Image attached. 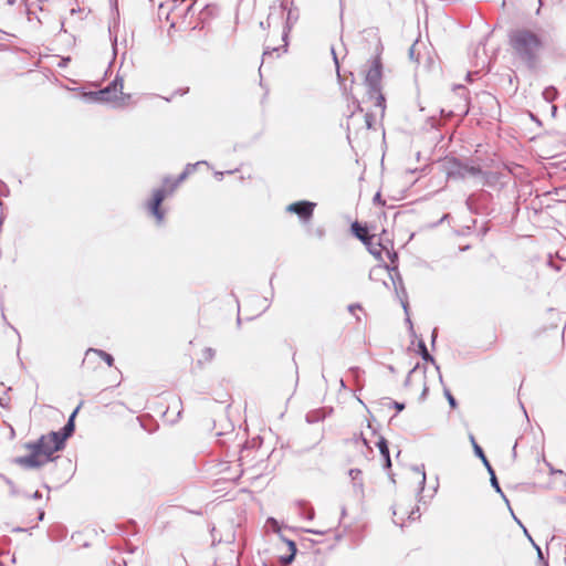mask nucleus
<instances>
[{
    "mask_svg": "<svg viewBox=\"0 0 566 566\" xmlns=\"http://www.w3.org/2000/svg\"><path fill=\"white\" fill-rule=\"evenodd\" d=\"M80 407H77L69 417L67 422L59 431H51L48 434H43L45 439L42 447L43 459L49 463L55 460L53 457L54 452L61 451L65 448V441L72 437L75 431V417Z\"/></svg>",
    "mask_w": 566,
    "mask_h": 566,
    "instance_id": "obj_1",
    "label": "nucleus"
},
{
    "mask_svg": "<svg viewBox=\"0 0 566 566\" xmlns=\"http://www.w3.org/2000/svg\"><path fill=\"white\" fill-rule=\"evenodd\" d=\"M510 48L517 59L533 69L544 50V43L542 38H510Z\"/></svg>",
    "mask_w": 566,
    "mask_h": 566,
    "instance_id": "obj_2",
    "label": "nucleus"
},
{
    "mask_svg": "<svg viewBox=\"0 0 566 566\" xmlns=\"http://www.w3.org/2000/svg\"><path fill=\"white\" fill-rule=\"evenodd\" d=\"M381 77H382V65L380 57L377 56L373 60L366 76L365 84L368 90L367 93L369 98L375 99V106L379 108L380 114L384 115L386 108V99L381 93Z\"/></svg>",
    "mask_w": 566,
    "mask_h": 566,
    "instance_id": "obj_3",
    "label": "nucleus"
},
{
    "mask_svg": "<svg viewBox=\"0 0 566 566\" xmlns=\"http://www.w3.org/2000/svg\"><path fill=\"white\" fill-rule=\"evenodd\" d=\"M164 187L157 188L153 191V198L147 202L146 207L149 213L156 219L157 224H163L165 220V211L161 209V203L168 195H171L170 187L172 186L174 179L165 177Z\"/></svg>",
    "mask_w": 566,
    "mask_h": 566,
    "instance_id": "obj_4",
    "label": "nucleus"
},
{
    "mask_svg": "<svg viewBox=\"0 0 566 566\" xmlns=\"http://www.w3.org/2000/svg\"><path fill=\"white\" fill-rule=\"evenodd\" d=\"M123 90V78L120 76H116L106 87L96 91L84 93L83 97L85 101L91 103H117L118 102V93H122Z\"/></svg>",
    "mask_w": 566,
    "mask_h": 566,
    "instance_id": "obj_5",
    "label": "nucleus"
},
{
    "mask_svg": "<svg viewBox=\"0 0 566 566\" xmlns=\"http://www.w3.org/2000/svg\"><path fill=\"white\" fill-rule=\"evenodd\" d=\"M444 168L448 178L450 179H465L467 177L482 176L483 171L479 166H470L462 163L458 158H448L444 163Z\"/></svg>",
    "mask_w": 566,
    "mask_h": 566,
    "instance_id": "obj_6",
    "label": "nucleus"
},
{
    "mask_svg": "<svg viewBox=\"0 0 566 566\" xmlns=\"http://www.w3.org/2000/svg\"><path fill=\"white\" fill-rule=\"evenodd\" d=\"M379 271L386 273L389 276V280L394 286L395 293H396L398 300L400 301L401 306L403 307V311L406 312V314H408L407 291L403 286V281L398 271V268L396 265H394L391 268L388 265H386L385 268H378V269L371 271L370 276Z\"/></svg>",
    "mask_w": 566,
    "mask_h": 566,
    "instance_id": "obj_7",
    "label": "nucleus"
},
{
    "mask_svg": "<svg viewBox=\"0 0 566 566\" xmlns=\"http://www.w3.org/2000/svg\"><path fill=\"white\" fill-rule=\"evenodd\" d=\"M315 203L307 200H300L293 203H290L286 207V211L290 213H295L301 221L308 222L313 218Z\"/></svg>",
    "mask_w": 566,
    "mask_h": 566,
    "instance_id": "obj_8",
    "label": "nucleus"
},
{
    "mask_svg": "<svg viewBox=\"0 0 566 566\" xmlns=\"http://www.w3.org/2000/svg\"><path fill=\"white\" fill-rule=\"evenodd\" d=\"M287 38H280V43L277 44H266L263 51L262 63L273 57L274 54L275 57H280L282 54L287 52Z\"/></svg>",
    "mask_w": 566,
    "mask_h": 566,
    "instance_id": "obj_9",
    "label": "nucleus"
},
{
    "mask_svg": "<svg viewBox=\"0 0 566 566\" xmlns=\"http://www.w3.org/2000/svg\"><path fill=\"white\" fill-rule=\"evenodd\" d=\"M13 461L14 463L25 469L41 468L45 463H48L43 458L36 457L35 454L31 453L24 457H18Z\"/></svg>",
    "mask_w": 566,
    "mask_h": 566,
    "instance_id": "obj_10",
    "label": "nucleus"
},
{
    "mask_svg": "<svg viewBox=\"0 0 566 566\" xmlns=\"http://www.w3.org/2000/svg\"><path fill=\"white\" fill-rule=\"evenodd\" d=\"M418 348H419V354H420L421 358L424 361H427V363H431L436 367V370H437L438 376H439V381L443 385V378H442V375L440 373V367L437 364L434 357L428 352L427 346H426V344H424V342L422 339L419 340Z\"/></svg>",
    "mask_w": 566,
    "mask_h": 566,
    "instance_id": "obj_11",
    "label": "nucleus"
},
{
    "mask_svg": "<svg viewBox=\"0 0 566 566\" xmlns=\"http://www.w3.org/2000/svg\"><path fill=\"white\" fill-rule=\"evenodd\" d=\"M377 447H378L379 452L384 459V468L390 469L391 468V459H390L388 441L384 437H380L377 442Z\"/></svg>",
    "mask_w": 566,
    "mask_h": 566,
    "instance_id": "obj_12",
    "label": "nucleus"
},
{
    "mask_svg": "<svg viewBox=\"0 0 566 566\" xmlns=\"http://www.w3.org/2000/svg\"><path fill=\"white\" fill-rule=\"evenodd\" d=\"M352 232L353 234L359 239L363 243H367L368 240L370 239L368 233H367V229L364 228L363 226H360L359 222L355 221L352 223Z\"/></svg>",
    "mask_w": 566,
    "mask_h": 566,
    "instance_id": "obj_13",
    "label": "nucleus"
},
{
    "mask_svg": "<svg viewBox=\"0 0 566 566\" xmlns=\"http://www.w3.org/2000/svg\"><path fill=\"white\" fill-rule=\"evenodd\" d=\"M45 441L44 438H42V436L36 440V441H33V442H27L24 444V448L27 450L30 451L31 454H35L36 457H40V458H43L42 455V447H43V442Z\"/></svg>",
    "mask_w": 566,
    "mask_h": 566,
    "instance_id": "obj_14",
    "label": "nucleus"
},
{
    "mask_svg": "<svg viewBox=\"0 0 566 566\" xmlns=\"http://www.w3.org/2000/svg\"><path fill=\"white\" fill-rule=\"evenodd\" d=\"M489 474H490V482H491L492 488H493V489L495 490V492H496V493H499V494L501 495V497L505 501V503L507 504V506H509V509H510L511 513L513 514V511H512V509H511V506H510V502H509L507 497L505 496V494L503 493V491H502V489H501V486H500V483H499V481H497V478H496V475H495L494 470L489 471Z\"/></svg>",
    "mask_w": 566,
    "mask_h": 566,
    "instance_id": "obj_15",
    "label": "nucleus"
},
{
    "mask_svg": "<svg viewBox=\"0 0 566 566\" xmlns=\"http://www.w3.org/2000/svg\"><path fill=\"white\" fill-rule=\"evenodd\" d=\"M420 45H424L421 38H417L413 44L409 48V57L411 61L419 62L421 52L418 49Z\"/></svg>",
    "mask_w": 566,
    "mask_h": 566,
    "instance_id": "obj_16",
    "label": "nucleus"
},
{
    "mask_svg": "<svg viewBox=\"0 0 566 566\" xmlns=\"http://www.w3.org/2000/svg\"><path fill=\"white\" fill-rule=\"evenodd\" d=\"M90 354H95L99 356L109 367L113 366L114 364L113 356L102 349L88 348L86 350V356H88Z\"/></svg>",
    "mask_w": 566,
    "mask_h": 566,
    "instance_id": "obj_17",
    "label": "nucleus"
},
{
    "mask_svg": "<svg viewBox=\"0 0 566 566\" xmlns=\"http://www.w3.org/2000/svg\"><path fill=\"white\" fill-rule=\"evenodd\" d=\"M474 454L481 459L488 472L493 470L492 465L490 464L488 458L484 454L483 449L478 443H474Z\"/></svg>",
    "mask_w": 566,
    "mask_h": 566,
    "instance_id": "obj_18",
    "label": "nucleus"
},
{
    "mask_svg": "<svg viewBox=\"0 0 566 566\" xmlns=\"http://www.w3.org/2000/svg\"><path fill=\"white\" fill-rule=\"evenodd\" d=\"M350 442L358 447V444H361L365 447L369 452L373 451L371 447L369 446V442L367 439L363 436V433L354 434V437L350 439Z\"/></svg>",
    "mask_w": 566,
    "mask_h": 566,
    "instance_id": "obj_19",
    "label": "nucleus"
},
{
    "mask_svg": "<svg viewBox=\"0 0 566 566\" xmlns=\"http://www.w3.org/2000/svg\"><path fill=\"white\" fill-rule=\"evenodd\" d=\"M412 471L420 474L421 475V480L419 482V492H422L424 490V486H426V471H424V465L421 464V465H413L412 467Z\"/></svg>",
    "mask_w": 566,
    "mask_h": 566,
    "instance_id": "obj_20",
    "label": "nucleus"
},
{
    "mask_svg": "<svg viewBox=\"0 0 566 566\" xmlns=\"http://www.w3.org/2000/svg\"><path fill=\"white\" fill-rule=\"evenodd\" d=\"M542 95L547 103H552L557 97V91L555 87L549 86L543 91Z\"/></svg>",
    "mask_w": 566,
    "mask_h": 566,
    "instance_id": "obj_21",
    "label": "nucleus"
},
{
    "mask_svg": "<svg viewBox=\"0 0 566 566\" xmlns=\"http://www.w3.org/2000/svg\"><path fill=\"white\" fill-rule=\"evenodd\" d=\"M111 39V43H112V49H113V53L114 55L117 54L118 52V45H124L126 46L127 45V38H120L122 41L119 42L117 36H114V38H109Z\"/></svg>",
    "mask_w": 566,
    "mask_h": 566,
    "instance_id": "obj_22",
    "label": "nucleus"
},
{
    "mask_svg": "<svg viewBox=\"0 0 566 566\" xmlns=\"http://www.w3.org/2000/svg\"><path fill=\"white\" fill-rule=\"evenodd\" d=\"M349 476L354 481V486L363 489V482H357L358 476L361 474V471L359 469H350L348 472Z\"/></svg>",
    "mask_w": 566,
    "mask_h": 566,
    "instance_id": "obj_23",
    "label": "nucleus"
},
{
    "mask_svg": "<svg viewBox=\"0 0 566 566\" xmlns=\"http://www.w3.org/2000/svg\"><path fill=\"white\" fill-rule=\"evenodd\" d=\"M188 176L189 175L184 170L176 179H174L172 186L170 187V192H174Z\"/></svg>",
    "mask_w": 566,
    "mask_h": 566,
    "instance_id": "obj_24",
    "label": "nucleus"
},
{
    "mask_svg": "<svg viewBox=\"0 0 566 566\" xmlns=\"http://www.w3.org/2000/svg\"><path fill=\"white\" fill-rule=\"evenodd\" d=\"M216 356V350L211 347H206L202 349V358L206 361H211Z\"/></svg>",
    "mask_w": 566,
    "mask_h": 566,
    "instance_id": "obj_25",
    "label": "nucleus"
},
{
    "mask_svg": "<svg viewBox=\"0 0 566 566\" xmlns=\"http://www.w3.org/2000/svg\"><path fill=\"white\" fill-rule=\"evenodd\" d=\"M443 394H444V397L447 398L450 407L452 409L457 408V406H458L457 400L447 387L443 388Z\"/></svg>",
    "mask_w": 566,
    "mask_h": 566,
    "instance_id": "obj_26",
    "label": "nucleus"
},
{
    "mask_svg": "<svg viewBox=\"0 0 566 566\" xmlns=\"http://www.w3.org/2000/svg\"><path fill=\"white\" fill-rule=\"evenodd\" d=\"M513 517L514 520L523 527V531L525 533V535L530 538V541L533 543V545L535 546V548L537 549V553H538V557L542 558L543 554H542V551L541 548L533 542L532 537L530 536L527 530L522 525V523L517 520V517L513 514Z\"/></svg>",
    "mask_w": 566,
    "mask_h": 566,
    "instance_id": "obj_27",
    "label": "nucleus"
},
{
    "mask_svg": "<svg viewBox=\"0 0 566 566\" xmlns=\"http://www.w3.org/2000/svg\"><path fill=\"white\" fill-rule=\"evenodd\" d=\"M9 195H10V189H9L8 185L0 179V196L9 197Z\"/></svg>",
    "mask_w": 566,
    "mask_h": 566,
    "instance_id": "obj_28",
    "label": "nucleus"
},
{
    "mask_svg": "<svg viewBox=\"0 0 566 566\" xmlns=\"http://www.w3.org/2000/svg\"><path fill=\"white\" fill-rule=\"evenodd\" d=\"M6 483L10 486V494L12 496L20 495V491L17 489V486L10 479H6Z\"/></svg>",
    "mask_w": 566,
    "mask_h": 566,
    "instance_id": "obj_29",
    "label": "nucleus"
},
{
    "mask_svg": "<svg viewBox=\"0 0 566 566\" xmlns=\"http://www.w3.org/2000/svg\"><path fill=\"white\" fill-rule=\"evenodd\" d=\"M301 509L304 510V512H301L302 515H304L307 520L312 521L314 518V510L313 509H305L304 505L301 504Z\"/></svg>",
    "mask_w": 566,
    "mask_h": 566,
    "instance_id": "obj_30",
    "label": "nucleus"
},
{
    "mask_svg": "<svg viewBox=\"0 0 566 566\" xmlns=\"http://www.w3.org/2000/svg\"><path fill=\"white\" fill-rule=\"evenodd\" d=\"M420 368V364L418 363L408 374L405 386L408 387L410 385L411 376Z\"/></svg>",
    "mask_w": 566,
    "mask_h": 566,
    "instance_id": "obj_31",
    "label": "nucleus"
},
{
    "mask_svg": "<svg viewBox=\"0 0 566 566\" xmlns=\"http://www.w3.org/2000/svg\"><path fill=\"white\" fill-rule=\"evenodd\" d=\"M206 161H198L196 164H188L186 167H185V171L186 174L190 175L191 172H193L196 170V167L200 164H205Z\"/></svg>",
    "mask_w": 566,
    "mask_h": 566,
    "instance_id": "obj_32",
    "label": "nucleus"
},
{
    "mask_svg": "<svg viewBox=\"0 0 566 566\" xmlns=\"http://www.w3.org/2000/svg\"><path fill=\"white\" fill-rule=\"evenodd\" d=\"M119 94L120 96H118V102L115 103V106L124 105L125 101H128L130 98V94H124L123 92Z\"/></svg>",
    "mask_w": 566,
    "mask_h": 566,
    "instance_id": "obj_33",
    "label": "nucleus"
},
{
    "mask_svg": "<svg viewBox=\"0 0 566 566\" xmlns=\"http://www.w3.org/2000/svg\"><path fill=\"white\" fill-rule=\"evenodd\" d=\"M481 97L482 99L485 102V103H495V97L486 92H483L481 94Z\"/></svg>",
    "mask_w": 566,
    "mask_h": 566,
    "instance_id": "obj_34",
    "label": "nucleus"
},
{
    "mask_svg": "<svg viewBox=\"0 0 566 566\" xmlns=\"http://www.w3.org/2000/svg\"><path fill=\"white\" fill-rule=\"evenodd\" d=\"M331 52L333 54V59H334L336 69L338 70L339 69V64H338V57H337V53H336V50H335V45L331 46Z\"/></svg>",
    "mask_w": 566,
    "mask_h": 566,
    "instance_id": "obj_35",
    "label": "nucleus"
},
{
    "mask_svg": "<svg viewBox=\"0 0 566 566\" xmlns=\"http://www.w3.org/2000/svg\"><path fill=\"white\" fill-rule=\"evenodd\" d=\"M392 407L398 411H402L405 409V403L403 402H398V401H392Z\"/></svg>",
    "mask_w": 566,
    "mask_h": 566,
    "instance_id": "obj_36",
    "label": "nucleus"
},
{
    "mask_svg": "<svg viewBox=\"0 0 566 566\" xmlns=\"http://www.w3.org/2000/svg\"><path fill=\"white\" fill-rule=\"evenodd\" d=\"M70 61H71V57H70V56L62 57V59L60 60V62L57 63V66H59V67H65V66L69 64V62H70Z\"/></svg>",
    "mask_w": 566,
    "mask_h": 566,
    "instance_id": "obj_37",
    "label": "nucleus"
},
{
    "mask_svg": "<svg viewBox=\"0 0 566 566\" xmlns=\"http://www.w3.org/2000/svg\"><path fill=\"white\" fill-rule=\"evenodd\" d=\"M349 371L353 374L354 378H355L356 380H358V377H359V375H360V373H361V370L359 369V367H352V368L349 369Z\"/></svg>",
    "mask_w": 566,
    "mask_h": 566,
    "instance_id": "obj_38",
    "label": "nucleus"
},
{
    "mask_svg": "<svg viewBox=\"0 0 566 566\" xmlns=\"http://www.w3.org/2000/svg\"><path fill=\"white\" fill-rule=\"evenodd\" d=\"M428 391H429V388H428V386L424 384V385H423L422 392H421V395H420V400H421V401L426 399V397H427V395H428Z\"/></svg>",
    "mask_w": 566,
    "mask_h": 566,
    "instance_id": "obj_39",
    "label": "nucleus"
},
{
    "mask_svg": "<svg viewBox=\"0 0 566 566\" xmlns=\"http://www.w3.org/2000/svg\"><path fill=\"white\" fill-rule=\"evenodd\" d=\"M315 415H316V412L308 413V415L306 416V420H307L308 422L317 421V420H318V418H317Z\"/></svg>",
    "mask_w": 566,
    "mask_h": 566,
    "instance_id": "obj_40",
    "label": "nucleus"
},
{
    "mask_svg": "<svg viewBox=\"0 0 566 566\" xmlns=\"http://www.w3.org/2000/svg\"><path fill=\"white\" fill-rule=\"evenodd\" d=\"M295 553H292L291 555L283 557V563L290 564L294 559Z\"/></svg>",
    "mask_w": 566,
    "mask_h": 566,
    "instance_id": "obj_41",
    "label": "nucleus"
},
{
    "mask_svg": "<svg viewBox=\"0 0 566 566\" xmlns=\"http://www.w3.org/2000/svg\"><path fill=\"white\" fill-rule=\"evenodd\" d=\"M356 310H361V307H360V305H359V304H350V305L348 306V311H349L350 313H354Z\"/></svg>",
    "mask_w": 566,
    "mask_h": 566,
    "instance_id": "obj_42",
    "label": "nucleus"
},
{
    "mask_svg": "<svg viewBox=\"0 0 566 566\" xmlns=\"http://www.w3.org/2000/svg\"><path fill=\"white\" fill-rule=\"evenodd\" d=\"M32 499L34 500H39L42 497V494L40 491H35L32 495H31Z\"/></svg>",
    "mask_w": 566,
    "mask_h": 566,
    "instance_id": "obj_43",
    "label": "nucleus"
},
{
    "mask_svg": "<svg viewBox=\"0 0 566 566\" xmlns=\"http://www.w3.org/2000/svg\"><path fill=\"white\" fill-rule=\"evenodd\" d=\"M366 125L368 128L371 127V116L369 114H366Z\"/></svg>",
    "mask_w": 566,
    "mask_h": 566,
    "instance_id": "obj_44",
    "label": "nucleus"
},
{
    "mask_svg": "<svg viewBox=\"0 0 566 566\" xmlns=\"http://www.w3.org/2000/svg\"><path fill=\"white\" fill-rule=\"evenodd\" d=\"M436 338H437V328H434V329L432 331V337H431V344H432V346H434Z\"/></svg>",
    "mask_w": 566,
    "mask_h": 566,
    "instance_id": "obj_45",
    "label": "nucleus"
},
{
    "mask_svg": "<svg viewBox=\"0 0 566 566\" xmlns=\"http://www.w3.org/2000/svg\"><path fill=\"white\" fill-rule=\"evenodd\" d=\"M306 532L312 533V534H317V535H323V534H325V532H323V531H316V530H310V528H308V530H306Z\"/></svg>",
    "mask_w": 566,
    "mask_h": 566,
    "instance_id": "obj_46",
    "label": "nucleus"
},
{
    "mask_svg": "<svg viewBox=\"0 0 566 566\" xmlns=\"http://www.w3.org/2000/svg\"><path fill=\"white\" fill-rule=\"evenodd\" d=\"M374 202H379V203L381 202L380 193H379V192H377V193L375 195V197H374Z\"/></svg>",
    "mask_w": 566,
    "mask_h": 566,
    "instance_id": "obj_47",
    "label": "nucleus"
},
{
    "mask_svg": "<svg viewBox=\"0 0 566 566\" xmlns=\"http://www.w3.org/2000/svg\"><path fill=\"white\" fill-rule=\"evenodd\" d=\"M406 322H407V324H409V328H410V331H411V332H413L412 322H411V319H410V317H409V316L406 318Z\"/></svg>",
    "mask_w": 566,
    "mask_h": 566,
    "instance_id": "obj_48",
    "label": "nucleus"
},
{
    "mask_svg": "<svg viewBox=\"0 0 566 566\" xmlns=\"http://www.w3.org/2000/svg\"><path fill=\"white\" fill-rule=\"evenodd\" d=\"M214 176H216V178H217L218 180H221V179H222V177H223V172H221V171H217V172L214 174Z\"/></svg>",
    "mask_w": 566,
    "mask_h": 566,
    "instance_id": "obj_49",
    "label": "nucleus"
},
{
    "mask_svg": "<svg viewBox=\"0 0 566 566\" xmlns=\"http://www.w3.org/2000/svg\"><path fill=\"white\" fill-rule=\"evenodd\" d=\"M542 6H543V1L538 0V7H537V10H536V14H539Z\"/></svg>",
    "mask_w": 566,
    "mask_h": 566,
    "instance_id": "obj_50",
    "label": "nucleus"
},
{
    "mask_svg": "<svg viewBox=\"0 0 566 566\" xmlns=\"http://www.w3.org/2000/svg\"><path fill=\"white\" fill-rule=\"evenodd\" d=\"M472 76H473V73L472 72H468L467 73V81L471 82L472 81Z\"/></svg>",
    "mask_w": 566,
    "mask_h": 566,
    "instance_id": "obj_51",
    "label": "nucleus"
},
{
    "mask_svg": "<svg viewBox=\"0 0 566 566\" xmlns=\"http://www.w3.org/2000/svg\"><path fill=\"white\" fill-rule=\"evenodd\" d=\"M397 253L394 252L391 255H390V259H391V262L394 263L396 260H397Z\"/></svg>",
    "mask_w": 566,
    "mask_h": 566,
    "instance_id": "obj_52",
    "label": "nucleus"
},
{
    "mask_svg": "<svg viewBox=\"0 0 566 566\" xmlns=\"http://www.w3.org/2000/svg\"><path fill=\"white\" fill-rule=\"evenodd\" d=\"M289 544H290V548H292V549H293V553H295V552H296V548H295V544H294V542H292V541H291Z\"/></svg>",
    "mask_w": 566,
    "mask_h": 566,
    "instance_id": "obj_53",
    "label": "nucleus"
},
{
    "mask_svg": "<svg viewBox=\"0 0 566 566\" xmlns=\"http://www.w3.org/2000/svg\"><path fill=\"white\" fill-rule=\"evenodd\" d=\"M470 441L472 443V447L474 448V443H476V441H475L473 434H470Z\"/></svg>",
    "mask_w": 566,
    "mask_h": 566,
    "instance_id": "obj_54",
    "label": "nucleus"
},
{
    "mask_svg": "<svg viewBox=\"0 0 566 566\" xmlns=\"http://www.w3.org/2000/svg\"><path fill=\"white\" fill-rule=\"evenodd\" d=\"M38 518H39V521H42L44 518V511H41L39 513V517Z\"/></svg>",
    "mask_w": 566,
    "mask_h": 566,
    "instance_id": "obj_55",
    "label": "nucleus"
},
{
    "mask_svg": "<svg viewBox=\"0 0 566 566\" xmlns=\"http://www.w3.org/2000/svg\"><path fill=\"white\" fill-rule=\"evenodd\" d=\"M454 90H461V91H464L465 87L463 85H455L454 86Z\"/></svg>",
    "mask_w": 566,
    "mask_h": 566,
    "instance_id": "obj_56",
    "label": "nucleus"
},
{
    "mask_svg": "<svg viewBox=\"0 0 566 566\" xmlns=\"http://www.w3.org/2000/svg\"><path fill=\"white\" fill-rule=\"evenodd\" d=\"M187 92H189V88H186L185 91H177V92H176V94H177V93L186 94Z\"/></svg>",
    "mask_w": 566,
    "mask_h": 566,
    "instance_id": "obj_57",
    "label": "nucleus"
},
{
    "mask_svg": "<svg viewBox=\"0 0 566 566\" xmlns=\"http://www.w3.org/2000/svg\"><path fill=\"white\" fill-rule=\"evenodd\" d=\"M340 386H342V387H345V382H344V380H343V379H340Z\"/></svg>",
    "mask_w": 566,
    "mask_h": 566,
    "instance_id": "obj_58",
    "label": "nucleus"
},
{
    "mask_svg": "<svg viewBox=\"0 0 566 566\" xmlns=\"http://www.w3.org/2000/svg\"><path fill=\"white\" fill-rule=\"evenodd\" d=\"M552 109H553V112L555 113V112H556V106H554V105H553V106H552Z\"/></svg>",
    "mask_w": 566,
    "mask_h": 566,
    "instance_id": "obj_59",
    "label": "nucleus"
},
{
    "mask_svg": "<svg viewBox=\"0 0 566 566\" xmlns=\"http://www.w3.org/2000/svg\"><path fill=\"white\" fill-rule=\"evenodd\" d=\"M0 566H3V564H2V563H0Z\"/></svg>",
    "mask_w": 566,
    "mask_h": 566,
    "instance_id": "obj_60",
    "label": "nucleus"
}]
</instances>
